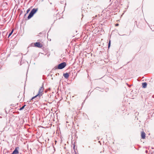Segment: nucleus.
<instances>
[{
    "label": "nucleus",
    "mask_w": 154,
    "mask_h": 154,
    "mask_svg": "<svg viewBox=\"0 0 154 154\" xmlns=\"http://www.w3.org/2000/svg\"><path fill=\"white\" fill-rule=\"evenodd\" d=\"M147 84L146 82L142 83V86L143 88H146V87Z\"/></svg>",
    "instance_id": "6e6552de"
},
{
    "label": "nucleus",
    "mask_w": 154,
    "mask_h": 154,
    "mask_svg": "<svg viewBox=\"0 0 154 154\" xmlns=\"http://www.w3.org/2000/svg\"><path fill=\"white\" fill-rule=\"evenodd\" d=\"M38 10V9L37 8H33L29 13V16L27 17V19H29L31 18L33 16V15Z\"/></svg>",
    "instance_id": "f03ea898"
},
{
    "label": "nucleus",
    "mask_w": 154,
    "mask_h": 154,
    "mask_svg": "<svg viewBox=\"0 0 154 154\" xmlns=\"http://www.w3.org/2000/svg\"><path fill=\"white\" fill-rule=\"evenodd\" d=\"M26 14H25V15H26Z\"/></svg>",
    "instance_id": "4468645a"
},
{
    "label": "nucleus",
    "mask_w": 154,
    "mask_h": 154,
    "mask_svg": "<svg viewBox=\"0 0 154 154\" xmlns=\"http://www.w3.org/2000/svg\"><path fill=\"white\" fill-rule=\"evenodd\" d=\"M29 11H30V10L29 9H27V10L26 11V13H28Z\"/></svg>",
    "instance_id": "f8f14e48"
},
{
    "label": "nucleus",
    "mask_w": 154,
    "mask_h": 154,
    "mask_svg": "<svg viewBox=\"0 0 154 154\" xmlns=\"http://www.w3.org/2000/svg\"><path fill=\"white\" fill-rule=\"evenodd\" d=\"M110 43H111V41L110 40H109V43H108V48H109L110 46Z\"/></svg>",
    "instance_id": "9b49d317"
},
{
    "label": "nucleus",
    "mask_w": 154,
    "mask_h": 154,
    "mask_svg": "<svg viewBox=\"0 0 154 154\" xmlns=\"http://www.w3.org/2000/svg\"><path fill=\"white\" fill-rule=\"evenodd\" d=\"M66 65V64L65 62L62 63L58 65L57 68L58 69H62L64 68Z\"/></svg>",
    "instance_id": "7ed1b4c3"
},
{
    "label": "nucleus",
    "mask_w": 154,
    "mask_h": 154,
    "mask_svg": "<svg viewBox=\"0 0 154 154\" xmlns=\"http://www.w3.org/2000/svg\"><path fill=\"white\" fill-rule=\"evenodd\" d=\"M119 25V24L117 23V24H116V26H118Z\"/></svg>",
    "instance_id": "ddd939ff"
},
{
    "label": "nucleus",
    "mask_w": 154,
    "mask_h": 154,
    "mask_svg": "<svg viewBox=\"0 0 154 154\" xmlns=\"http://www.w3.org/2000/svg\"><path fill=\"white\" fill-rule=\"evenodd\" d=\"M35 46L39 48L42 47V45L39 42H35L34 44Z\"/></svg>",
    "instance_id": "20e7f679"
},
{
    "label": "nucleus",
    "mask_w": 154,
    "mask_h": 154,
    "mask_svg": "<svg viewBox=\"0 0 154 154\" xmlns=\"http://www.w3.org/2000/svg\"><path fill=\"white\" fill-rule=\"evenodd\" d=\"M13 31H14V30L13 29L11 32L9 34V35H8V37H9L12 34V33H13Z\"/></svg>",
    "instance_id": "9d476101"
},
{
    "label": "nucleus",
    "mask_w": 154,
    "mask_h": 154,
    "mask_svg": "<svg viewBox=\"0 0 154 154\" xmlns=\"http://www.w3.org/2000/svg\"><path fill=\"white\" fill-rule=\"evenodd\" d=\"M18 147L15 148V150L13 151L12 154H18L19 153V151L17 150Z\"/></svg>",
    "instance_id": "39448f33"
},
{
    "label": "nucleus",
    "mask_w": 154,
    "mask_h": 154,
    "mask_svg": "<svg viewBox=\"0 0 154 154\" xmlns=\"http://www.w3.org/2000/svg\"><path fill=\"white\" fill-rule=\"evenodd\" d=\"M141 137L143 139H144L145 138V133L143 131L141 133Z\"/></svg>",
    "instance_id": "423d86ee"
},
{
    "label": "nucleus",
    "mask_w": 154,
    "mask_h": 154,
    "mask_svg": "<svg viewBox=\"0 0 154 154\" xmlns=\"http://www.w3.org/2000/svg\"><path fill=\"white\" fill-rule=\"evenodd\" d=\"M63 75L64 77L66 79L68 78L69 76V75L68 73H66L65 74H64Z\"/></svg>",
    "instance_id": "0eeeda50"
},
{
    "label": "nucleus",
    "mask_w": 154,
    "mask_h": 154,
    "mask_svg": "<svg viewBox=\"0 0 154 154\" xmlns=\"http://www.w3.org/2000/svg\"><path fill=\"white\" fill-rule=\"evenodd\" d=\"M44 90V84H42V85L40 87L39 89L38 94L35 96L33 97H32V100L34 99V98H36L38 96L39 97H40L43 94V91Z\"/></svg>",
    "instance_id": "f257e3e1"
},
{
    "label": "nucleus",
    "mask_w": 154,
    "mask_h": 154,
    "mask_svg": "<svg viewBox=\"0 0 154 154\" xmlns=\"http://www.w3.org/2000/svg\"><path fill=\"white\" fill-rule=\"evenodd\" d=\"M26 106V105H24L22 107L20 108L19 109V110H23L24 108V107H25V106Z\"/></svg>",
    "instance_id": "1a4fd4ad"
}]
</instances>
